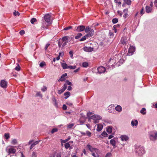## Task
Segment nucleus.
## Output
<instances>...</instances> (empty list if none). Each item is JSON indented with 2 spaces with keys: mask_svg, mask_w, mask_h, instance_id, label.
I'll use <instances>...</instances> for the list:
<instances>
[{
  "mask_svg": "<svg viewBox=\"0 0 157 157\" xmlns=\"http://www.w3.org/2000/svg\"><path fill=\"white\" fill-rule=\"evenodd\" d=\"M50 45V44H48V43L45 46V48H44V49H45V50H47L48 47Z\"/></svg>",
  "mask_w": 157,
  "mask_h": 157,
  "instance_id": "nucleus-52",
  "label": "nucleus"
},
{
  "mask_svg": "<svg viewBox=\"0 0 157 157\" xmlns=\"http://www.w3.org/2000/svg\"><path fill=\"white\" fill-rule=\"evenodd\" d=\"M67 75V74L66 73H65L64 74L62 75L59 78V80L61 81H63L65 80V77Z\"/></svg>",
  "mask_w": 157,
  "mask_h": 157,
  "instance_id": "nucleus-17",
  "label": "nucleus"
},
{
  "mask_svg": "<svg viewBox=\"0 0 157 157\" xmlns=\"http://www.w3.org/2000/svg\"><path fill=\"white\" fill-rule=\"evenodd\" d=\"M19 33L21 35H22L25 33V31L23 30H21L20 31Z\"/></svg>",
  "mask_w": 157,
  "mask_h": 157,
  "instance_id": "nucleus-45",
  "label": "nucleus"
},
{
  "mask_svg": "<svg viewBox=\"0 0 157 157\" xmlns=\"http://www.w3.org/2000/svg\"><path fill=\"white\" fill-rule=\"evenodd\" d=\"M41 90L43 92H44L47 90V87L46 86H44L43 88L41 89Z\"/></svg>",
  "mask_w": 157,
  "mask_h": 157,
  "instance_id": "nucleus-48",
  "label": "nucleus"
},
{
  "mask_svg": "<svg viewBox=\"0 0 157 157\" xmlns=\"http://www.w3.org/2000/svg\"><path fill=\"white\" fill-rule=\"evenodd\" d=\"M36 95L37 96H42V95L41 94L40 92H37L36 93Z\"/></svg>",
  "mask_w": 157,
  "mask_h": 157,
  "instance_id": "nucleus-56",
  "label": "nucleus"
},
{
  "mask_svg": "<svg viewBox=\"0 0 157 157\" xmlns=\"http://www.w3.org/2000/svg\"><path fill=\"white\" fill-rule=\"evenodd\" d=\"M13 14L14 16H19L20 15L19 13L17 11L16 12V11H15V12H14L13 13Z\"/></svg>",
  "mask_w": 157,
  "mask_h": 157,
  "instance_id": "nucleus-43",
  "label": "nucleus"
},
{
  "mask_svg": "<svg viewBox=\"0 0 157 157\" xmlns=\"http://www.w3.org/2000/svg\"><path fill=\"white\" fill-rule=\"evenodd\" d=\"M85 29V26L83 25H79L77 27H75L74 29V31H76L78 32H80L83 31Z\"/></svg>",
  "mask_w": 157,
  "mask_h": 157,
  "instance_id": "nucleus-4",
  "label": "nucleus"
},
{
  "mask_svg": "<svg viewBox=\"0 0 157 157\" xmlns=\"http://www.w3.org/2000/svg\"><path fill=\"white\" fill-rule=\"evenodd\" d=\"M140 113L143 115H145L146 113V109L145 108H143L140 111Z\"/></svg>",
  "mask_w": 157,
  "mask_h": 157,
  "instance_id": "nucleus-25",
  "label": "nucleus"
},
{
  "mask_svg": "<svg viewBox=\"0 0 157 157\" xmlns=\"http://www.w3.org/2000/svg\"><path fill=\"white\" fill-rule=\"evenodd\" d=\"M127 39L125 37H122V38L120 42L122 44H124L126 43L127 41H126Z\"/></svg>",
  "mask_w": 157,
  "mask_h": 157,
  "instance_id": "nucleus-19",
  "label": "nucleus"
},
{
  "mask_svg": "<svg viewBox=\"0 0 157 157\" xmlns=\"http://www.w3.org/2000/svg\"><path fill=\"white\" fill-rule=\"evenodd\" d=\"M63 109L64 110H66L67 109V106H66V105H65L64 104L63 105Z\"/></svg>",
  "mask_w": 157,
  "mask_h": 157,
  "instance_id": "nucleus-51",
  "label": "nucleus"
},
{
  "mask_svg": "<svg viewBox=\"0 0 157 157\" xmlns=\"http://www.w3.org/2000/svg\"><path fill=\"white\" fill-rule=\"evenodd\" d=\"M92 155L94 156V157H98L99 156V155L97 154L96 155L94 153H93L92 154Z\"/></svg>",
  "mask_w": 157,
  "mask_h": 157,
  "instance_id": "nucleus-63",
  "label": "nucleus"
},
{
  "mask_svg": "<svg viewBox=\"0 0 157 157\" xmlns=\"http://www.w3.org/2000/svg\"><path fill=\"white\" fill-rule=\"evenodd\" d=\"M61 66L64 69H68V66L67 65V64L65 63H62L61 64Z\"/></svg>",
  "mask_w": 157,
  "mask_h": 157,
  "instance_id": "nucleus-23",
  "label": "nucleus"
},
{
  "mask_svg": "<svg viewBox=\"0 0 157 157\" xmlns=\"http://www.w3.org/2000/svg\"><path fill=\"white\" fill-rule=\"evenodd\" d=\"M4 136L6 139H8L10 137L9 134V133H5Z\"/></svg>",
  "mask_w": 157,
  "mask_h": 157,
  "instance_id": "nucleus-39",
  "label": "nucleus"
},
{
  "mask_svg": "<svg viewBox=\"0 0 157 157\" xmlns=\"http://www.w3.org/2000/svg\"><path fill=\"white\" fill-rule=\"evenodd\" d=\"M72 28V26H68V27H67L63 29V30H69L70 29H71V28Z\"/></svg>",
  "mask_w": 157,
  "mask_h": 157,
  "instance_id": "nucleus-41",
  "label": "nucleus"
},
{
  "mask_svg": "<svg viewBox=\"0 0 157 157\" xmlns=\"http://www.w3.org/2000/svg\"><path fill=\"white\" fill-rule=\"evenodd\" d=\"M146 11L147 13H149L151 12L152 10V8L148 6H146L145 7Z\"/></svg>",
  "mask_w": 157,
  "mask_h": 157,
  "instance_id": "nucleus-18",
  "label": "nucleus"
},
{
  "mask_svg": "<svg viewBox=\"0 0 157 157\" xmlns=\"http://www.w3.org/2000/svg\"><path fill=\"white\" fill-rule=\"evenodd\" d=\"M125 3L128 5H130L131 4V1L130 0H124Z\"/></svg>",
  "mask_w": 157,
  "mask_h": 157,
  "instance_id": "nucleus-28",
  "label": "nucleus"
},
{
  "mask_svg": "<svg viewBox=\"0 0 157 157\" xmlns=\"http://www.w3.org/2000/svg\"><path fill=\"white\" fill-rule=\"evenodd\" d=\"M48 25L47 24H46L45 22H44L42 24V26L41 27V29L43 30L44 29H47L48 28Z\"/></svg>",
  "mask_w": 157,
  "mask_h": 157,
  "instance_id": "nucleus-14",
  "label": "nucleus"
},
{
  "mask_svg": "<svg viewBox=\"0 0 157 157\" xmlns=\"http://www.w3.org/2000/svg\"><path fill=\"white\" fill-rule=\"evenodd\" d=\"M155 6L157 7V0H155L154 2Z\"/></svg>",
  "mask_w": 157,
  "mask_h": 157,
  "instance_id": "nucleus-64",
  "label": "nucleus"
},
{
  "mask_svg": "<svg viewBox=\"0 0 157 157\" xmlns=\"http://www.w3.org/2000/svg\"><path fill=\"white\" fill-rule=\"evenodd\" d=\"M74 124H70L67 126V128H71L74 126Z\"/></svg>",
  "mask_w": 157,
  "mask_h": 157,
  "instance_id": "nucleus-47",
  "label": "nucleus"
},
{
  "mask_svg": "<svg viewBox=\"0 0 157 157\" xmlns=\"http://www.w3.org/2000/svg\"><path fill=\"white\" fill-rule=\"evenodd\" d=\"M135 48L133 46H130L128 50V53L132 55L133 52L135 51Z\"/></svg>",
  "mask_w": 157,
  "mask_h": 157,
  "instance_id": "nucleus-7",
  "label": "nucleus"
},
{
  "mask_svg": "<svg viewBox=\"0 0 157 157\" xmlns=\"http://www.w3.org/2000/svg\"><path fill=\"white\" fill-rule=\"evenodd\" d=\"M64 147L66 149H67L69 148V149H71V147H70V144L68 142L64 144Z\"/></svg>",
  "mask_w": 157,
  "mask_h": 157,
  "instance_id": "nucleus-20",
  "label": "nucleus"
},
{
  "mask_svg": "<svg viewBox=\"0 0 157 157\" xmlns=\"http://www.w3.org/2000/svg\"><path fill=\"white\" fill-rule=\"evenodd\" d=\"M67 41L66 42H63V44L62 45V47H64L65 45H66L67 43Z\"/></svg>",
  "mask_w": 157,
  "mask_h": 157,
  "instance_id": "nucleus-59",
  "label": "nucleus"
},
{
  "mask_svg": "<svg viewBox=\"0 0 157 157\" xmlns=\"http://www.w3.org/2000/svg\"><path fill=\"white\" fill-rule=\"evenodd\" d=\"M93 114V113L92 112H88V113H87V115L88 117H90V115H91Z\"/></svg>",
  "mask_w": 157,
  "mask_h": 157,
  "instance_id": "nucleus-54",
  "label": "nucleus"
},
{
  "mask_svg": "<svg viewBox=\"0 0 157 157\" xmlns=\"http://www.w3.org/2000/svg\"><path fill=\"white\" fill-rule=\"evenodd\" d=\"M135 152L137 155L141 156L145 152L144 148L143 147H138L136 148Z\"/></svg>",
  "mask_w": 157,
  "mask_h": 157,
  "instance_id": "nucleus-1",
  "label": "nucleus"
},
{
  "mask_svg": "<svg viewBox=\"0 0 157 157\" xmlns=\"http://www.w3.org/2000/svg\"><path fill=\"white\" fill-rule=\"evenodd\" d=\"M120 138H121V140L123 141H127L128 140V136L125 135H122Z\"/></svg>",
  "mask_w": 157,
  "mask_h": 157,
  "instance_id": "nucleus-11",
  "label": "nucleus"
},
{
  "mask_svg": "<svg viewBox=\"0 0 157 157\" xmlns=\"http://www.w3.org/2000/svg\"><path fill=\"white\" fill-rule=\"evenodd\" d=\"M51 17V16L49 14H46L44 16V19L45 21L47 23H49V24H50L52 23L50 20Z\"/></svg>",
  "mask_w": 157,
  "mask_h": 157,
  "instance_id": "nucleus-5",
  "label": "nucleus"
},
{
  "mask_svg": "<svg viewBox=\"0 0 157 157\" xmlns=\"http://www.w3.org/2000/svg\"><path fill=\"white\" fill-rule=\"evenodd\" d=\"M87 37H88V36H87L86 35L80 40V41H82L85 40L86 39Z\"/></svg>",
  "mask_w": 157,
  "mask_h": 157,
  "instance_id": "nucleus-33",
  "label": "nucleus"
},
{
  "mask_svg": "<svg viewBox=\"0 0 157 157\" xmlns=\"http://www.w3.org/2000/svg\"><path fill=\"white\" fill-rule=\"evenodd\" d=\"M66 83L67 84L70 86H71L72 85L71 83L68 80L66 81Z\"/></svg>",
  "mask_w": 157,
  "mask_h": 157,
  "instance_id": "nucleus-50",
  "label": "nucleus"
},
{
  "mask_svg": "<svg viewBox=\"0 0 157 157\" xmlns=\"http://www.w3.org/2000/svg\"><path fill=\"white\" fill-rule=\"evenodd\" d=\"M116 110L117 111L120 112L121 111V107L120 105H117L115 108Z\"/></svg>",
  "mask_w": 157,
  "mask_h": 157,
  "instance_id": "nucleus-26",
  "label": "nucleus"
},
{
  "mask_svg": "<svg viewBox=\"0 0 157 157\" xmlns=\"http://www.w3.org/2000/svg\"><path fill=\"white\" fill-rule=\"evenodd\" d=\"M144 9L143 8L141 9V10L140 11V13L141 15L143 14L144 13Z\"/></svg>",
  "mask_w": 157,
  "mask_h": 157,
  "instance_id": "nucleus-55",
  "label": "nucleus"
},
{
  "mask_svg": "<svg viewBox=\"0 0 157 157\" xmlns=\"http://www.w3.org/2000/svg\"><path fill=\"white\" fill-rule=\"evenodd\" d=\"M106 131L109 133H111L112 132V127L111 126H108L107 127Z\"/></svg>",
  "mask_w": 157,
  "mask_h": 157,
  "instance_id": "nucleus-21",
  "label": "nucleus"
},
{
  "mask_svg": "<svg viewBox=\"0 0 157 157\" xmlns=\"http://www.w3.org/2000/svg\"><path fill=\"white\" fill-rule=\"evenodd\" d=\"M83 49L84 51L90 52L93 51V48L91 47H88L85 46L83 48Z\"/></svg>",
  "mask_w": 157,
  "mask_h": 157,
  "instance_id": "nucleus-9",
  "label": "nucleus"
},
{
  "mask_svg": "<svg viewBox=\"0 0 157 157\" xmlns=\"http://www.w3.org/2000/svg\"><path fill=\"white\" fill-rule=\"evenodd\" d=\"M150 139L154 141L157 139V132L156 131H153L151 132L149 136Z\"/></svg>",
  "mask_w": 157,
  "mask_h": 157,
  "instance_id": "nucleus-3",
  "label": "nucleus"
},
{
  "mask_svg": "<svg viewBox=\"0 0 157 157\" xmlns=\"http://www.w3.org/2000/svg\"><path fill=\"white\" fill-rule=\"evenodd\" d=\"M103 128L102 125L100 124H97V130L98 132L100 131Z\"/></svg>",
  "mask_w": 157,
  "mask_h": 157,
  "instance_id": "nucleus-16",
  "label": "nucleus"
},
{
  "mask_svg": "<svg viewBox=\"0 0 157 157\" xmlns=\"http://www.w3.org/2000/svg\"><path fill=\"white\" fill-rule=\"evenodd\" d=\"M86 134H87V136L90 137L91 136V133L90 132L87 131L86 132Z\"/></svg>",
  "mask_w": 157,
  "mask_h": 157,
  "instance_id": "nucleus-49",
  "label": "nucleus"
},
{
  "mask_svg": "<svg viewBox=\"0 0 157 157\" xmlns=\"http://www.w3.org/2000/svg\"><path fill=\"white\" fill-rule=\"evenodd\" d=\"M111 155V153L110 152L108 153L105 155V157H109Z\"/></svg>",
  "mask_w": 157,
  "mask_h": 157,
  "instance_id": "nucleus-53",
  "label": "nucleus"
},
{
  "mask_svg": "<svg viewBox=\"0 0 157 157\" xmlns=\"http://www.w3.org/2000/svg\"><path fill=\"white\" fill-rule=\"evenodd\" d=\"M138 124V121L137 120H132L131 122V124L132 126H136Z\"/></svg>",
  "mask_w": 157,
  "mask_h": 157,
  "instance_id": "nucleus-12",
  "label": "nucleus"
},
{
  "mask_svg": "<svg viewBox=\"0 0 157 157\" xmlns=\"http://www.w3.org/2000/svg\"><path fill=\"white\" fill-rule=\"evenodd\" d=\"M101 135L105 137H107L108 136V134L105 131L103 132L101 134Z\"/></svg>",
  "mask_w": 157,
  "mask_h": 157,
  "instance_id": "nucleus-36",
  "label": "nucleus"
},
{
  "mask_svg": "<svg viewBox=\"0 0 157 157\" xmlns=\"http://www.w3.org/2000/svg\"><path fill=\"white\" fill-rule=\"evenodd\" d=\"M16 151L15 149L13 148H10L8 150V152L9 154H14Z\"/></svg>",
  "mask_w": 157,
  "mask_h": 157,
  "instance_id": "nucleus-15",
  "label": "nucleus"
},
{
  "mask_svg": "<svg viewBox=\"0 0 157 157\" xmlns=\"http://www.w3.org/2000/svg\"><path fill=\"white\" fill-rule=\"evenodd\" d=\"M52 101L54 102V105H55V106L57 107L58 106V104L56 102V100L55 98H52Z\"/></svg>",
  "mask_w": 157,
  "mask_h": 157,
  "instance_id": "nucleus-34",
  "label": "nucleus"
},
{
  "mask_svg": "<svg viewBox=\"0 0 157 157\" xmlns=\"http://www.w3.org/2000/svg\"><path fill=\"white\" fill-rule=\"evenodd\" d=\"M36 153L35 152H33L32 153V157H36Z\"/></svg>",
  "mask_w": 157,
  "mask_h": 157,
  "instance_id": "nucleus-57",
  "label": "nucleus"
},
{
  "mask_svg": "<svg viewBox=\"0 0 157 157\" xmlns=\"http://www.w3.org/2000/svg\"><path fill=\"white\" fill-rule=\"evenodd\" d=\"M87 147L88 148L89 150L91 152L95 151L96 152L98 151V149L97 148H95L93 147L90 145L88 144L87 146Z\"/></svg>",
  "mask_w": 157,
  "mask_h": 157,
  "instance_id": "nucleus-8",
  "label": "nucleus"
},
{
  "mask_svg": "<svg viewBox=\"0 0 157 157\" xmlns=\"http://www.w3.org/2000/svg\"><path fill=\"white\" fill-rule=\"evenodd\" d=\"M45 65H46V63L44 61H42L41 62V63L40 64V66L41 67H43Z\"/></svg>",
  "mask_w": 157,
  "mask_h": 157,
  "instance_id": "nucleus-31",
  "label": "nucleus"
},
{
  "mask_svg": "<svg viewBox=\"0 0 157 157\" xmlns=\"http://www.w3.org/2000/svg\"><path fill=\"white\" fill-rule=\"evenodd\" d=\"M84 30H85V33H87L90 30V29L89 26H87L86 28H85V29Z\"/></svg>",
  "mask_w": 157,
  "mask_h": 157,
  "instance_id": "nucleus-30",
  "label": "nucleus"
},
{
  "mask_svg": "<svg viewBox=\"0 0 157 157\" xmlns=\"http://www.w3.org/2000/svg\"><path fill=\"white\" fill-rule=\"evenodd\" d=\"M120 26V25L119 24H117V25H115L113 26V28L114 29H115V28H117V27H119Z\"/></svg>",
  "mask_w": 157,
  "mask_h": 157,
  "instance_id": "nucleus-58",
  "label": "nucleus"
},
{
  "mask_svg": "<svg viewBox=\"0 0 157 157\" xmlns=\"http://www.w3.org/2000/svg\"><path fill=\"white\" fill-rule=\"evenodd\" d=\"M40 142V141H37L34 142L33 144L34 145V146H35L36 145L38 144Z\"/></svg>",
  "mask_w": 157,
  "mask_h": 157,
  "instance_id": "nucleus-61",
  "label": "nucleus"
},
{
  "mask_svg": "<svg viewBox=\"0 0 157 157\" xmlns=\"http://www.w3.org/2000/svg\"><path fill=\"white\" fill-rule=\"evenodd\" d=\"M17 65L15 67V69L17 71H19L20 70V67L18 64L17 63Z\"/></svg>",
  "mask_w": 157,
  "mask_h": 157,
  "instance_id": "nucleus-37",
  "label": "nucleus"
},
{
  "mask_svg": "<svg viewBox=\"0 0 157 157\" xmlns=\"http://www.w3.org/2000/svg\"><path fill=\"white\" fill-rule=\"evenodd\" d=\"M64 95L65 96H66L65 97V99H66L67 98L70 96V93L68 91H67V92H65L64 93Z\"/></svg>",
  "mask_w": 157,
  "mask_h": 157,
  "instance_id": "nucleus-22",
  "label": "nucleus"
},
{
  "mask_svg": "<svg viewBox=\"0 0 157 157\" xmlns=\"http://www.w3.org/2000/svg\"><path fill=\"white\" fill-rule=\"evenodd\" d=\"M76 67V66H68V68H70L72 69H75Z\"/></svg>",
  "mask_w": 157,
  "mask_h": 157,
  "instance_id": "nucleus-40",
  "label": "nucleus"
},
{
  "mask_svg": "<svg viewBox=\"0 0 157 157\" xmlns=\"http://www.w3.org/2000/svg\"><path fill=\"white\" fill-rule=\"evenodd\" d=\"M94 34V31L93 29L90 30L88 33L86 34V36L88 37L92 36Z\"/></svg>",
  "mask_w": 157,
  "mask_h": 157,
  "instance_id": "nucleus-13",
  "label": "nucleus"
},
{
  "mask_svg": "<svg viewBox=\"0 0 157 157\" xmlns=\"http://www.w3.org/2000/svg\"><path fill=\"white\" fill-rule=\"evenodd\" d=\"M89 118L93 119L94 121V122L96 124L99 122V120L101 119V117L99 115H94L91 116L90 118Z\"/></svg>",
  "mask_w": 157,
  "mask_h": 157,
  "instance_id": "nucleus-2",
  "label": "nucleus"
},
{
  "mask_svg": "<svg viewBox=\"0 0 157 157\" xmlns=\"http://www.w3.org/2000/svg\"><path fill=\"white\" fill-rule=\"evenodd\" d=\"M58 131V129L56 128H53L52 131H51V133H54L57 132Z\"/></svg>",
  "mask_w": 157,
  "mask_h": 157,
  "instance_id": "nucleus-42",
  "label": "nucleus"
},
{
  "mask_svg": "<svg viewBox=\"0 0 157 157\" xmlns=\"http://www.w3.org/2000/svg\"><path fill=\"white\" fill-rule=\"evenodd\" d=\"M110 143L113 146H115L116 145V141L113 139H111L110 141Z\"/></svg>",
  "mask_w": 157,
  "mask_h": 157,
  "instance_id": "nucleus-24",
  "label": "nucleus"
},
{
  "mask_svg": "<svg viewBox=\"0 0 157 157\" xmlns=\"http://www.w3.org/2000/svg\"><path fill=\"white\" fill-rule=\"evenodd\" d=\"M117 12L118 14H119L121 16L122 15V12L118 10L117 11Z\"/></svg>",
  "mask_w": 157,
  "mask_h": 157,
  "instance_id": "nucleus-62",
  "label": "nucleus"
},
{
  "mask_svg": "<svg viewBox=\"0 0 157 157\" xmlns=\"http://www.w3.org/2000/svg\"><path fill=\"white\" fill-rule=\"evenodd\" d=\"M68 36H65L63 37L62 38V40L63 42L67 41V42H68Z\"/></svg>",
  "mask_w": 157,
  "mask_h": 157,
  "instance_id": "nucleus-27",
  "label": "nucleus"
},
{
  "mask_svg": "<svg viewBox=\"0 0 157 157\" xmlns=\"http://www.w3.org/2000/svg\"><path fill=\"white\" fill-rule=\"evenodd\" d=\"M118 21V19L117 18H115L113 19L112 22L113 24H115Z\"/></svg>",
  "mask_w": 157,
  "mask_h": 157,
  "instance_id": "nucleus-32",
  "label": "nucleus"
},
{
  "mask_svg": "<svg viewBox=\"0 0 157 157\" xmlns=\"http://www.w3.org/2000/svg\"><path fill=\"white\" fill-rule=\"evenodd\" d=\"M63 92V91H62V89L59 90H58V93L59 94H62Z\"/></svg>",
  "mask_w": 157,
  "mask_h": 157,
  "instance_id": "nucleus-60",
  "label": "nucleus"
},
{
  "mask_svg": "<svg viewBox=\"0 0 157 157\" xmlns=\"http://www.w3.org/2000/svg\"><path fill=\"white\" fill-rule=\"evenodd\" d=\"M11 143L13 144H15L17 143V141L16 139H13Z\"/></svg>",
  "mask_w": 157,
  "mask_h": 157,
  "instance_id": "nucleus-44",
  "label": "nucleus"
},
{
  "mask_svg": "<svg viewBox=\"0 0 157 157\" xmlns=\"http://www.w3.org/2000/svg\"><path fill=\"white\" fill-rule=\"evenodd\" d=\"M0 85L1 87L3 88H6L7 87V82L4 80H2L1 82Z\"/></svg>",
  "mask_w": 157,
  "mask_h": 157,
  "instance_id": "nucleus-10",
  "label": "nucleus"
},
{
  "mask_svg": "<svg viewBox=\"0 0 157 157\" xmlns=\"http://www.w3.org/2000/svg\"><path fill=\"white\" fill-rule=\"evenodd\" d=\"M36 21L37 20L36 18H33L31 19L30 22L32 24H33L34 22Z\"/></svg>",
  "mask_w": 157,
  "mask_h": 157,
  "instance_id": "nucleus-35",
  "label": "nucleus"
},
{
  "mask_svg": "<svg viewBox=\"0 0 157 157\" xmlns=\"http://www.w3.org/2000/svg\"><path fill=\"white\" fill-rule=\"evenodd\" d=\"M88 66V63L86 62H83L82 63V66L83 67H86Z\"/></svg>",
  "mask_w": 157,
  "mask_h": 157,
  "instance_id": "nucleus-38",
  "label": "nucleus"
},
{
  "mask_svg": "<svg viewBox=\"0 0 157 157\" xmlns=\"http://www.w3.org/2000/svg\"><path fill=\"white\" fill-rule=\"evenodd\" d=\"M82 36V34L81 33H78L77 36H75V39H78Z\"/></svg>",
  "mask_w": 157,
  "mask_h": 157,
  "instance_id": "nucleus-29",
  "label": "nucleus"
},
{
  "mask_svg": "<svg viewBox=\"0 0 157 157\" xmlns=\"http://www.w3.org/2000/svg\"><path fill=\"white\" fill-rule=\"evenodd\" d=\"M73 52L72 51H70L69 52V54L70 55V57L72 59L73 58Z\"/></svg>",
  "mask_w": 157,
  "mask_h": 157,
  "instance_id": "nucleus-46",
  "label": "nucleus"
},
{
  "mask_svg": "<svg viewBox=\"0 0 157 157\" xmlns=\"http://www.w3.org/2000/svg\"><path fill=\"white\" fill-rule=\"evenodd\" d=\"M98 72L100 74L104 73L105 71V68L102 66L99 67L98 68Z\"/></svg>",
  "mask_w": 157,
  "mask_h": 157,
  "instance_id": "nucleus-6",
  "label": "nucleus"
}]
</instances>
